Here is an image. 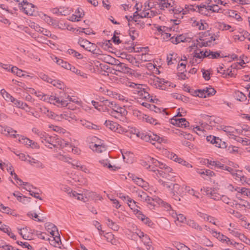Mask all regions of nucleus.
<instances>
[{"instance_id":"obj_14","label":"nucleus","mask_w":250,"mask_h":250,"mask_svg":"<svg viewBox=\"0 0 250 250\" xmlns=\"http://www.w3.org/2000/svg\"><path fill=\"white\" fill-rule=\"evenodd\" d=\"M19 8L23 12L29 15H32L35 11L34 5L25 0L19 6Z\"/></svg>"},{"instance_id":"obj_31","label":"nucleus","mask_w":250,"mask_h":250,"mask_svg":"<svg viewBox=\"0 0 250 250\" xmlns=\"http://www.w3.org/2000/svg\"><path fill=\"white\" fill-rule=\"evenodd\" d=\"M137 215L138 216L136 217L138 219L141 220L145 224L150 227H153L154 223L152 222V221L149 218L144 215L142 212H139Z\"/></svg>"},{"instance_id":"obj_10","label":"nucleus","mask_w":250,"mask_h":250,"mask_svg":"<svg viewBox=\"0 0 250 250\" xmlns=\"http://www.w3.org/2000/svg\"><path fill=\"white\" fill-rule=\"evenodd\" d=\"M137 135L139 137H140L142 140H144L146 142H150L153 144H155L154 142H157L158 143H161L163 142L165 143L166 141L164 138L160 137L159 136L155 134H147L144 132H139L137 134Z\"/></svg>"},{"instance_id":"obj_23","label":"nucleus","mask_w":250,"mask_h":250,"mask_svg":"<svg viewBox=\"0 0 250 250\" xmlns=\"http://www.w3.org/2000/svg\"><path fill=\"white\" fill-rule=\"evenodd\" d=\"M63 119L67 120L69 122L76 120V116L70 112H64L59 115H57L56 118L54 119V120L57 121H61Z\"/></svg>"},{"instance_id":"obj_47","label":"nucleus","mask_w":250,"mask_h":250,"mask_svg":"<svg viewBox=\"0 0 250 250\" xmlns=\"http://www.w3.org/2000/svg\"><path fill=\"white\" fill-rule=\"evenodd\" d=\"M155 201H156V203L157 205H159L161 207H163L164 208V209H165L167 211L171 208V207L170 204L163 201L160 198H156L155 199Z\"/></svg>"},{"instance_id":"obj_36","label":"nucleus","mask_w":250,"mask_h":250,"mask_svg":"<svg viewBox=\"0 0 250 250\" xmlns=\"http://www.w3.org/2000/svg\"><path fill=\"white\" fill-rule=\"evenodd\" d=\"M71 165L74 168H77L86 173H90V170L85 165H82L79 161H74L71 163Z\"/></svg>"},{"instance_id":"obj_13","label":"nucleus","mask_w":250,"mask_h":250,"mask_svg":"<svg viewBox=\"0 0 250 250\" xmlns=\"http://www.w3.org/2000/svg\"><path fill=\"white\" fill-rule=\"evenodd\" d=\"M108 57L110 60L114 61L115 68H114V69L116 70V71L124 73H129L130 69L127 67L125 63L120 62L118 60H116L114 59L111 58L110 56H108Z\"/></svg>"},{"instance_id":"obj_61","label":"nucleus","mask_w":250,"mask_h":250,"mask_svg":"<svg viewBox=\"0 0 250 250\" xmlns=\"http://www.w3.org/2000/svg\"><path fill=\"white\" fill-rule=\"evenodd\" d=\"M187 224L192 228H193L197 230L201 231L202 230V228L201 226L199 225L196 222H195L193 220H188V221Z\"/></svg>"},{"instance_id":"obj_25","label":"nucleus","mask_w":250,"mask_h":250,"mask_svg":"<svg viewBox=\"0 0 250 250\" xmlns=\"http://www.w3.org/2000/svg\"><path fill=\"white\" fill-rule=\"evenodd\" d=\"M157 15V12L152 8L147 9L143 10L140 14H138V16L141 18H151L156 16Z\"/></svg>"},{"instance_id":"obj_34","label":"nucleus","mask_w":250,"mask_h":250,"mask_svg":"<svg viewBox=\"0 0 250 250\" xmlns=\"http://www.w3.org/2000/svg\"><path fill=\"white\" fill-rule=\"evenodd\" d=\"M208 164L210 166L213 167L215 168L221 169L225 170H227V169L229 167L217 161L208 160Z\"/></svg>"},{"instance_id":"obj_58","label":"nucleus","mask_w":250,"mask_h":250,"mask_svg":"<svg viewBox=\"0 0 250 250\" xmlns=\"http://www.w3.org/2000/svg\"><path fill=\"white\" fill-rule=\"evenodd\" d=\"M196 7L198 8L199 12L200 13L205 15H208L210 11V10L207 8V5H197Z\"/></svg>"},{"instance_id":"obj_40","label":"nucleus","mask_w":250,"mask_h":250,"mask_svg":"<svg viewBox=\"0 0 250 250\" xmlns=\"http://www.w3.org/2000/svg\"><path fill=\"white\" fill-rule=\"evenodd\" d=\"M80 123L82 125L89 129L96 130L99 129L98 125L92 124V123L87 121L85 120H80Z\"/></svg>"},{"instance_id":"obj_39","label":"nucleus","mask_w":250,"mask_h":250,"mask_svg":"<svg viewBox=\"0 0 250 250\" xmlns=\"http://www.w3.org/2000/svg\"><path fill=\"white\" fill-rule=\"evenodd\" d=\"M28 162L32 166L36 167L37 168H44L45 167L44 165L42 162L33 158H31L30 156H28Z\"/></svg>"},{"instance_id":"obj_20","label":"nucleus","mask_w":250,"mask_h":250,"mask_svg":"<svg viewBox=\"0 0 250 250\" xmlns=\"http://www.w3.org/2000/svg\"><path fill=\"white\" fill-rule=\"evenodd\" d=\"M211 234L213 236L216 237L219 241H221L223 243H226L228 245H233V242L226 235H223L220 232H218L215 230H212Z\"/></svg>"},{"instance_id":"obj_7","label":"nucleus","mask_w":250,"mask_h":250,"mask_svg":"<svg viewBox=\"0 0 250 250\" xmlns=\"http://www.w3.org/2000/svg\"><path fill=\"white\" fill-rule=\"evenodd\" d=\"M40 140L45 146L50 149L57 147L60 145V139L56 136H50L46 133H44Z\"/></svg>"},{"instance_id":"obj_57","label":"nucleus","mask_w":250,"mask_h":250,"mask_svg":"<svg viewBox=\"0 0 250 250\" xmlns=\"http://www.w3.org/2000/svg\"><path fill=\"white\" fill-rule=\"evenodd\" d=\"M70 197H73L74 198L78 200L83 201V202H86L87 201V200H86L87 198H84L83 194L78 193L75 191H73Z\"/></svg>"},{"instance_id":"obj_8","label":"nucleus","mask_w":250,"mask_h":250,"mask_svg":"<svg viewBox=\"0 0 250 250\" xmlns=\"http://www.w3.org/2000/svg\"><path fill=\"white\" fill-rule=\"evenodd\" d=\"M79 44L84 48L86 50L92 53L93 54H101V50L97 48V46L88 41L83 39H80L78 41Z\"/></svg>"},{"instance_id":"obj_16","label":"nucleus","mask_w":250,"mask_h":250,"mask_svg":"<svg viewBox=\"0 0 250 250\" xmlns=\"http://www.w3.org/2000/svg\"><path fill=\"white\" fill-rule=\"evenodd\" d=\"M229 233L236 238H239L242 235L238 225L235 223H230L227 228Z\"/></svg>"},{"instance_id":"obj_48","label":"nucleus","mask_w":250,"mask_h":250,"mask_svg":"<svg viewBox=\"0 0 250 250\" xmlns=\"http://www.w3.org/2000/svg\"><path fill=\"white\" fill-rule=\"evenodd\" d=\"M46 229L51 235L54 236V233H58L57 227L52 223H48L46 225Z\"/></svg>"},{"instance_id":"obj_59","label":"nucleus","mask_w":250,"mask_h":250,"mask_svg":"<svg viewBox=\"0 0 250 250\" xmlns=\"http://www.w3.org/2000/svg\"><path fill=\"white\" fill-rule=\"evenodd\" d=\"M58 29L62 30L66 29L69 31H73L74 29L72 27H69V26L67 24V23L62 21H59Z\"/></svg>"},{"instance_id":"obj_15","label":"nucleus","mask_w":250,"mask_h":250,"mask_svg":"<svg viewBox=\"0 0 250 250\" xmlns=\"http://www.w3.org/2000/svg\"><path fill=\"white\" fill-rule=\"evenodd\" d=\"M136 234L141 239L144 244L146 246V248L147 250H152L153 248L151 245V242L149 237L141 230H137L136 232Z\"/></svg>"},{"instance_id":"obj_2","label":"nucleus","mask_w":250,"mask_h":250,"mask_svg":"<svg viewBox=\"0 0 250 250\" xmlns=\"http://www.w3.org/2000/svg\"><path fill=\"white\" fill-rule=\"evenodd\" d=\"M125 84L127 86L134 88V97L139 103H141L143 100L146 101H151L152 100L149 94L145 90L144 88L142 87V85L131 82H126Z\"/></svg>"},{"instance_id":"obj_4","label":"nucleus","mask_w":250,"mask_h":250,"mask_svg":"<svg viewBox=\"0 0 250 250\" xmlns=\"http://www.w3.org/2000/svg\"><path fill=\"white\" fill-rule=\"evenodd\" d=\"M198 45L197 43L196 45L195 44L193 45H191L189 47L190 52H193V59L192 63L198 64L201 62L202 59L206 57V54L207 53V50L204 51L198 48Z\"/></svg>"},{"instance_id":"obj_12","label":"nucleus","mask_w":250,"mask_h":250,"mask_svg":"<svg viewBox=\"0 0 250 250\" xmlns=\"http://www.w3.org/2000/svg\"><path fill=\"white\" fill-rule=\"evenodd\" d=\"M227 171L231 174L236 181L240 182L242 184L247 183V177L243 174L242 171L234 169L230 167H229Z\"/></svg>"},{"instance_id":"obj_63","label":"nucleus","mask_w":250,"mask_h":250,"mask_svg":"<svg viewBox=\"0 0 250 250\" xmlns=\"http://www.w3.org/2000/svg\"><path fill=\"white\" fill-rule=\"evenodd\" d=\"M67 52L69 54L73 56V57L76 58L78 59H82L83 58V56L81 53L75 51L72 49H69L67 50Z\"/></svg>"},{"instance_id":"obj_49","label":"nucleus","mask_w":250,"mask_h":250,"mask_svg":"<svg viewBox=\"0 0 250 250\" xmlns=\"http://www.w3.org/2000/svg\"><path fill=\"white\" fill-rule=\"evenodd\" d=\"M87 141L89 143V148H91L92 146H94L95 145L101 143L102 141L96 136H90L87 138Z\"/></svg>"},{"instance_id":"obj_17","label":"nucleus","mask_w":250,"mask_h":250,"mask_svg":"<svg viewBox=\"0 0 250 250\" xmlns=\"http://www.w3.org/2000/svg\"><path fill=\"white\" fill-rule=\"evenodd\" d=\"M38 107V106H37ZM38 109L39 112L42 115L46 116L49 118L54 119L56 118L57 114L54 113L52 111L50 110L47 107L42 105L40 104L38 105Z\"/></svg>"},{"instance_id":"obj_46","label":"nucleus","mask_w":250,"mask_h":250,"mask_svg":"<svg viewBox=\"0 0 250 250\" xmlns=\"http://www.w3.org/2000/svg\"><path fill=\"white\" fill-rule=\"evenodd\" d=\"M156 198H159L158 197H154L153 198L149 197L147 198V200L146 201L147 207L151 210L155 209L156 207Z\"/></svg>"},{"instance_id":"obj_27","label":"nucleus","mask_w":250,"mask_h":250,"mask_svg":"<svg viewBox=\"0 0 250 250\" xmlns=\"http://www.w3.org/2000/svg\"><path fill=\"white\" fill-rule=\"evenodd\" d=\"M139 114L140 119H141L143 121L154 125H160L157 120L153 118L152 117L141 113H139Z\"/></svg>"},{"instance_id":"obj_62","label":"nucleus","mask_w":250,"mask_h":250,"mask_svg":"<svg viewBox=\"0 0 250 250\" xmlns=\"http://www.w3.org/2000/svg\"><path fill=\"white\" fill-rule=\"evenodd\" d=\"M49 83L59 89H62L64 86L63 83L58 80L51 79V80L49 81Z\"/></svg>"},{"instance_id":"obj_11","label":"nucleus","mask_w":250,"mask_h":250,"mask_svg":"<svg viewBox=\"0 0 250 250\" xmlns=\"http://www.w3.org/2000/svg\"><path fill=\"white\" fill-rule=\"evenodd\" d=\"M106 128L111 131L116 132L120 134L127 132V129L121 126L118 123L110 120H106L104 123Z\"/></svg>"},{"instance_id":"obj_43","label":"nucleus","mask_w":250,"mask_h":250,"mask_svg":"<svg viewBox=\"0 0 250 250\" xmlns=\"http://www.w3.org/2000/svg\"><path fill=\"white\" fill-rule=\"evenodd\" d=\"M177 54L174 52H170L167 55V61L168 65H171L177 62Z\"/></svg>"},{"instance_id":"obj_54","label":"nucleus","mask_w":250,"mask_h":250,"mask_svg":"<svg viewBox=\"0 0 250 250\" xmlns=\"http://www.w3.org/2000/svg\"><path fill=\"white\" fill-rule=\"evenodd\" d=\"M233 139L237 142L241 143L243 146L250 145V140L246 138H243L239 136H235Z\"/></svg>"},{"instance_id":"obj_45","label":"nucleus","mask_w":250,"mask_h":250,"mask_svg":"<svg viewBox=\"0 0 250 250\" xmlns=\"http://www.w3.org/2000/svg\"><path fill=\"white\" fill-rule=\"evenodd\" d=\"M166 154H167V157L168 158L170 159L171 160H173V161L177 162L180 164L183 159L182 158L178 157L175 153L171 152L166 151Z\"/></svg>"},{"instance_id":"obj_51","label":"nucleus","mask_w":250,"mask_h":250,"mask_svg":"<svg viewBox=\"0 0 250 250\" xmlns=\"http://www.w3.org/2000/svg\"><path fill=\"white\" fill-rule=\"evenodd\" d=\"M68 70H70L72 72L75 73L76 74L81 76L83 78H87V74L84 73L83 72L81 71L80 70L77 69L75 66H72L70 64V67Z\"/></svg>"},{"instance_id":"obj_42","label":"nucleus","mask_w":250,"mask_h":250,"mask_svg":"<svg viewBox=\"0 0 250 250\" xmlns=\"http://www.w3.org/2000/svg\"><path fill=\"white\" fill-rule=\"evenodd\" d=\"M219 186L231 192L235 191V187H234L232 184L228 183L226 180L220 181Z\"/></svg>"},{"instance_id":"obj_44","label":"nucleus","mask_w":250,"mask_h":250,"mask_svg":"<svg viewBox=\"0 0 250 250\" xmlns=\"http://www.w3.org/2000/svg\"><path fill=\"white\" fill-rule=\"evenodd\" d=\"M90 149L96 153H101L106 150L105 146L103 144L102 141L101 143H98L97 145L95 144V146H92Z\"/></svg>"},{"instance_id":"obj_60","label":"nucleus","mask_w":250,"mask_h":250,"mask_svg":"<svg viewBox=\"0 0 250 250\" xmlns=\"http://www.w3.org/2000/svg\"><path fill=\"white\" fill-rule=\"evenodd\" d=\"M137 193L138 197L140 198V200L144 202H146L147 198L149 197L146 192L142 190L137 191Z\"/></svg>"},{"instance_id":"obj_24","label":"nucleus","mask_w":250,"mask_h":250,"mask_svg":"<svg viewBox=\"0 0 250 250\" xmlns=\"http://www.w3.org/2000/svg\"><path fill=\"white\" fill-rule=\"evenodd\" d=\"M51 59L58 65L66 69H68L70 64L64 61L62 59L56 57L54 55L50 56Z\"/></svg>"},{"instance_id":"obj_38","label":"nucleus","mask_w":250,"mask_h":250,"mask_svg":"<svg viewBox=\"0 0 250 250\" xmlns=\"http://www.w3.org/2000/svg\"><path fill=\"white\" fill-rule=\"evenodd\" d=\"M11 71L12 73L16 74L17 76H19L20 77H30V76L27 74V73L26 72L23 71L22 70L19 69L18 67L16 66L11 67Z\"/></svg>"},{"instance_id":"obj_35","label":"nucleus","mask_w":250,"mask_h":250,"mask_svg":"<svg viewBox=\"0 0 250 250\" xmlns=\"http://www.w3.org/2000/svg\"><path fill=\"white\" fill-rule=\"evenodd\" d=\"M137 203L135 202L134 200L131 199V201H129L127 203V204L129 208L132 210L134 214L135 215L136 217L138 216L137 214L139 212H142L141 211L139 210L140 209V207L137 205Z\"/></svg>"},{"instance_id":"obj_22","label":"nucleus","mask_w":250,"mask_h":250,"mask_svg":"<svg viewBox=\"0 0 250 250\" xmlns=\"http://www.w3.org/2000/svg\"><path fill=\"white\" fill-rule=\"evenodd\" d=\"M101 91L103 92L104 94H106L107 95L113 98H115L116 99H118L122 101H127V99L125 97L116 92L111 91L110 90L107 89H106V90L103 89Z\"/></svg>"},{"instance_id":"obj_55","label":"nucleus","mask_w":250,"mask_h":250,"mask_svg":"<svg viewBox=\"0 0 250 250\" xmlns=\"http://www.w3.org/2000/svg\"><path fill=\"white\" fill-rule=\"evenodd\" d=\"M228 15L230 17L235 19L238 21H241L242 20L240 14L237 11L233 10H229Z\"/></svg>"},{"instance_id":"obj_53","label":"nucleus","mask_w":250,"mask_h":250,"mask_svg":"<svg viewBox=\"0 0 250 250\" xmlns=\"http://www.w3.org/2000/svg\"><path fill=\"white\" fill-rule=\"evenodd\" d=\"M19 232L20 235L22 236L23 239L25 240H30V235L29 232L27 231V228H23L19 229Z\"/></svg>"},{"instance_id":"obj_28","label":"nucleus","mask_w":250,"mask_h":250,"mask_svg":"<svg viewBox=\"0 0 250 250\" xmlns=\"http://www.w3.org/2000/svg\"><path fill=\"white\" fill-rule=\"evenodd\" d=\"M48 239L50 244L54 247H60L61 244V241L58 231V233H54V236L51 235L50 237L48 238Z\"/></svg>"},{"instance_id":"obj_50","label":"nucleus","mask_w":250,"mask_h":250,"mask_svg":"<svg viewBox=\"0 0 250 250\" xmlns=\"http://www.w3.org/2000/svg\"><path fill=\"white\" fill-rule=\"evenodd\" d=\"M198 215L200 218L203 219L205 221H208L214 225H216L215 219L213 217L202 212H199Z\"/></svg>"},{"instance_id":"obj_56","label":"nucleus","mask_w":250,"mask_h":250,"mask_svg":"<svg viewBox=\"0 0 250 250\" xmlns=\"http://www.w3.org/2000/svg\"><path fill=\"white\" fill-rule=\"evenodd\" d=\"M213 142V145H214L215 146L219 148H225L227 146V143L223 141L218 137H217L216 140L214 141Z\"/></svg>"},{"instance_id":"obj_33","label":"nucleus","mask_w":250,"mask_h":250,"mask_svg":"<svg viewBox=\"0 0 250 250\" xmlns=\"http://www.w3.org/2000/svg\"><path fill=\"white\" fill-rule=\"evenodd\" d=\"M101 165L104 167L107 168L110 171H116L119 169V167H116L115 166H112L110 163L108 159L101 160L99 161Z\"/></svg>"},{"instance_id":"obj_32","label":"nucleus","mask_w":250,"mask_h":250,"mask_svg":"<svg viewBox=\"0 0 250 250\" xmlns=\"http://www.w3.org/2000/svg\"><path fill=\"white\" fill-rule=\"evenodd\" d=\"M84 16L83 10L78 8L75 11V13L73 14L70 18V20L72 21H80L81 19Z\"/></svg>"},{"instance_id":"obj_37","label":"nucleus","mask_w":250,"mask_h":250,"mask_svg":"<svg viewBox=\"0 0 250 250\" xmlns=\"http://www.w3.org/2000/svg\"><path fill=\"white\" fill-rule=\"evenodd\" d=\"M10 102L13 103L15 106L19 108H21L24 110H26L25 108L26 107L28 108L29 109L30 108V107L28 106V104L26 103H23V102L18 99H16L14 98L12 99V101H11Z\"/></svg>"},{"instance_id":"obj_64","label":"nucleus","mask_w":250,"mask_h":250,"mask_svg":"<svg viewBox=\"0 0 250 250\" xmlns=\"http://www.w3.org/2000/svg\"><path fill=\"white\" fill-rule=\"evenodd\" d=\"M206 57L208 58L209 59H217L220 57V54L219 53L217 52H213L210 51H207V53L206 54Z\"/></svg>"},{"instance_id":"obj_18","label":"nucleus","mask_w":250,"mask_h":250,"mask_svg":"<svg viewBox=\"0 0 250 250\" xmlns=\"http://www.w3.org/2000/svg\"><path fill=\"white\" fill-rule=\"evenodd\" d=\"M170 123L180 127L185 128L189 125V123L185 118H179L177 116H174L170 119Z\"/></svg>"},{"instance_id":"obj_6","label":"nucleus","mask_w":250,"mask_h":250,"mask_svg":"<svg viewBox=\"0 0 250 250\" xmlns=\"http://www.w3.org/2000/svg\"><path fill=\"white\" fill-rule=\"evenodd\" d=\"M215 40V35H210L208 31L204 32L200 36L199 40H197V43L199 47L209 46L214 44Z\"/></svg>"},{"instance_id":"obj_41","label":"nucleus","mask_w":250,"mask_h":250,"mask_svg":"<svg viewBox=\"0 0 250 250\" xmlns=\"http://www.w3.org/2000/svg\"><path fill=\"white\" fill-rule=\"evenodd\" d=\"M0 131L5 134H9L11 136H13L16 137L15 133L17 131L14 129H13L11 127L9 126H4L3 127L1 125H0Z\"/></svg>"},{"instance_id":"obj_29","label":"nucleus","mask_w":250,"mask_h":250,"mask_svg":"<svg viewBox=\"0 0 250 250\" xmlns=\"http://www.w3.org/2000/svg\"><path fill=\"white\" fill-rule=\"evenodd\" d=\"M223 130L228 136H229L230 138H231L232 139H234L235 137L236 133H240V130L238 129H235L231 126H225Z\"/></svg>"},{"instance_id":"obj_21","label":"nucleus","mask_w":250,"mask_h":250,"mask_svg":"<svg viewBox=\"0 0 250 250\" xmlns=\"http://www.w3.org/2000/svg\"><path fill=\"white\" fill-rule=\"evenodd\" d=\"M173 7L174 8H172L170 13L173 14L174 16L176 18L180 19H182L183 15H185V13H184L185 11L183 9V8L177 5L176 2L174 4Z\"/></svg>"},{"instance_id":"obj_52","label":"nucleus","mask_w":250,"mask_h":250,"mask_svg":"<svg viewBox=\"0 0 250 250\" xmlns=\"http://www.w3.org/2000/svg\"><path fill=\"white\" fill-rule=\"evenodd\" d=\"M105 220L106 221V224L109 227L115 231L118 230L119 226L117 223L113 222L108 217H106Z\"/></svg>"},{"instance_id":"obj_19","label":"nucleus","mask_w":250,"mask_h":250,"mask_svg":"<svg viewBox=\"0 0 250 250\" xmlns=\"http://www.w3.org/2000/svg\"><path fill=\"white\" fill-rule=\"evenodd\" d=\"M176 2L173 0H160L159 6L161 10H167L171 12L172 8H174V4Z\"/></svg>"},{"instance_id":"obj_30","label":"nucleus","mask_w":250,"mask_h":250,"mask_svg":"<svg viewBox=\"0 0 250 250\" xmlns=\"http://www.w3.org/2000/svg\"><path fill=\"white\" fill-rule=\"evenodd\" d=\"M184 187H185V185L181 186L177 184L172 185V188L171 189L173 196H175L176 194L180 195L185 194V188Z\"/></svg>"},{"instance_id":"obj_1","label":"nucleus","mask_w":250,"mask_h":250,"mask_svg":"<svg viewBox=\"0 0 250 250\" xmlns=\"http://www.w3.org/2000/svg\"><path fill=\"white\" fill-rule=\"evenodd\" d=\"M29 92L32 94H35L40 100L53 104L59 107L68 106L69 109H74V108L70 105L71 103L80 106L82 104V101L79 98L76 96H70L64 93H62V95L60 97H57L55 94L48 95L33 88H30Z\"/></svg>"},{"instance_id":"obj_5","label":"nucleus","mask_w":250,"mask_h":250,"mask_svg":"<svg viewBox=\"0 0 250 250\" xmlns=\"http://www.w3.org/2000/svg\"><path fill=\"white\" fill-rule=\"evenodd\" d=\"M149 83L155 88L162 90H166L169 87H173L175 86V85L171 83V82L156 76L151 78L149 80Z\"/></svg>"},{"instance_id":"obj_9","label":"nucleus","mask_w":250,"mask_h":250,"mask_svg":"<svg viewBox=\"0 0 250 250\" xmlns=\"http://www.w3.org/2000/svg\"><path fill=\"white\" fill-rule=\"evenodd\" d=\"M107 110L110 116L122 121L125 119V116L127 113V111L124 107L118 105L114 107V109L112 110L107 109Z\"/></svg>"},{"instance_id":"obj_26","label":"nucleus","mask_w":250,"mask_h":250,"mask_svg":"<svg viewBox=\"0 0 250 250\" xmlns=\"http://www.w3.org/2000/svg\"><path fill=\"white\" fill-rule=\"evenodd\" d=\"M209 126L208 125L207 123H203L202 121L200 125H196L193 127V129L197 134L201 135L203 134L204 132L206 131V130L209 128Z\"/></svg>"},{"instance_id":"obj_3","label":"nucleus","mask_w":250,"mask_h":250,"mask_svg":"<svg viewBox=\"0 0 250 250\" xmlns=\"http://www.w3.org/2000/svg\"><path fill=\"white\" fill-rule=\"evenodd\" d=\"M149 159L155 166L159 167L160 168V169L157 170H153V171L156 172L158 177L159 175H160V176L168 180H171V179L175 176L173 175L174 173L172 171L173 170L171 167L153 158H149Z\"/></svg>"}]
</instances>
